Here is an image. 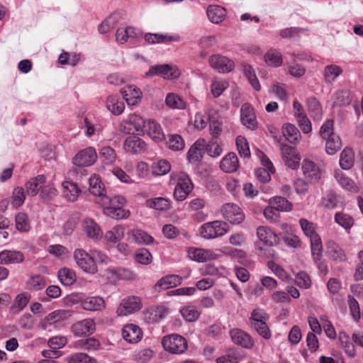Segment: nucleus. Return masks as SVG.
Masks as SVG:
<instances>
[{"label":"nucleus","mask_w":363,"mask_h":363,"mask_svg":"<svg viewBox=\"0 0 363 363\" xmlns=\"http://www.w3.org/2000/svg\"><path fill=\"white\" fill-rule=\"evenodd\" d=\"M98 203L102 206L104 214L111 218L126 219L130 216V211L123 208L126 199L121 195L109 196L105 194Z\"/></svg>","instance_id":"1"},{"label":"nucleus","mask_w":363,"mask_h":363,"mask_svg":"<svg viewBox=\"0 0 363 363\" xmlns=\"http://www.w3.org/2000/svg\"><path fill=\"white\" fill-rule=\"evenodd\" d=\"M146 126V121L143 118L135 113L129 114L119 124V130L123 134L137 133H144Z\"/></svg>","instance_id":"2"},{"label":"nucleus","mask_w":363,"mask_h":363,"mask_svg":"<svg viewBox=\"0 0 363 363\" xmlns=\"http://www.w3.org/2000/svg\"><path fill=\"white\" fill-rule=\"evenodd\" d=\"M228 231V224L222 220H214L203 224L199 228L200 235L205 239L223 236Z\"/></svg>","instance_id":"3"},{"label":"nucleus","mask_w":363,"mask_h":363,"mask_svg":"<svg viewBox=\"0 0 363 363\" xmlns=\"http://www.w3.org/2000/svg\"><path fill=\"white\" fill-rule=\"evenodd\" d=\"M164 349L172 354H179L187 350V341L182 335L171 334L164 336L162 340Z\"/></svg>","instance_id":"4"},{"label":"nucleus","mask_w":363,"mask_h":363,"mask_svg":"<svg viewBox=\"0 0 363 363\" xmlns=\"http://www.w3.org/2000/svg\"><path fill=\"white\" fill-rule=\"evenodd\" d=\"M73 257L77 266L84 272L91 274L97 272V266L91 253L89 254L84 250L78 248L74 251Z\"/></svg>","instance_id":"5"},{"label":"nucleus","mask_w":363,"mask_h":363,"mask_svg":"<svg viewBox=\"0 0 363 363\" xmlns=\"http://www.w3.org/2000/svg\"><path fill=\"white\" fill-rule=\"evenodd\" d=\"M194 186L189 176L184 172L177 174V183L174 191V197L177 201H184L193 190Z\"/></svg>","instance_id":"6"},{"label":"nucleus","mask_w":363,"mask_h":363,"mask_svg":"<svg viewBox=\"0 0 363 363\" xmlns=\"http://www.w3.org/2000/svg\"><path fill=\"white\" fill-rule=\"evenodd\" d=\"M301 169L306 179L311 183H318L324 172L323 167L306 158L301 164Z\"/></svg>","instance_id":"7"},{"label":"nucleus","mask_w":363,"mask_h":363,"mask_svg":"<svg viewBox=\"0 0 363 363\" xmlns=\"http://www.w3.org/2000/svg\"><path fill=\"white\" fill-rule=\"evenodd\" d=\"M257 236L259 242L255 243V249L262 252L263 247L261 245L262 242L266 247L274 246L279 242L277 235L272 231V230L267 226H259L257 228Z\"/></svg>","instance_id":"8"},{"label":"nucleus","mask_w":363,"mask_h":363,"mask_svg":"<svg viewBox=\"0 0 363 363\" xmlns=\"http://www.w3.org/2000/svg\"><path fill=\"white\" fill-rule=\"evenodd\" d=\"M220 212L223 217L233 225H239L245 220V214L236 204L227 203L222 206Z\"/></svg>","instance_id":"9"},{"label":"nucleus","mask_w":363,"mask_h":363,"mask_svg":"<svg viewBox=\"0 0 363 363\" xmlns=\"http://www.w3.org/2000/svg\"><path fill=\"white\" fill-rule=\"evenodd\" d=\"M72 314L70 310L60 309L56 310L49 313L43 323V328L48 329L49 326L54 325L55 328H62L64 321L69 318Z\"/></svg>","instance_id":"10"},{"label":"nucleus","mask_w":363,"mask_h":363,"mask_svg":"<svg viewBox=\"0 0 363 363\" xmlns=\"http://www.w3.org/2000/svg\"><path fill=\"white\" fill-rule=\"evenodd\" d=\"M160 76L165 79H177L180 75V72L177 67L169 65H159L152 66L146 73L147 77Z\"/></svg>","instance_id":"11"},{"label":"nucleus","mask_w":363,"mask_h":363,"mask_svg":"<svg viewBox=\"0 0 363 363\" xmlns=\"http://www.w3.org/2000/svg\"><path fill=\"white\" fill-rule=\"evenodd\" d=\"M142 308L141 299L135 296L123 298L116 313L119 316H125L138 311Z\"/></svg>","instance_id":"12"},{"label":"nucleus","mask_w":363,"mask_h":363,"mask_svg":"<svg viewBox=\"0 0 363 363\" xmlns=\"http://www.w3.org/2000/svg\"><path fill=\"white\" fill-rule=\"evenodd\" d=\"M97 160L96 150L89 147L80 150L73 158L74 164L78 167H89L94 164Z\"/></svg>","instance_id":"13"},{"label":"nucleus","mask_w":363,"mask_h":363,"mask_svg":"<svg viewBox=\"0 0 363 363\" xmlns=\"http://www.w3.org/2000/svg\"><path fill=\"white\" fill-rule=\"evenodd\" d=\"M240 120L243 125L250 130L257 128V121L253 107L251 104L245 103L240 108Z\"/></svg>","instance_id":"14"},{"label":"nucleus","mask_w":363,"mask_h":363,"mask_svg":"<svg viewBox=\"0 0 363 363\" xmlns=\"http://www.w3.org/2000/svg\"><path fill=\"white\" fill-rule=\"evenodd\" d=\"M209 65L220 73L230 72L234 68V63L228 57L220 55H213L209 57Z\"/></svg>","instance_id":"15"},{"label":"nucleus","mask_w":363,"mask_h":363,"mask_svg":"<svg viewBox=\"0 0 363 363\" xmlns=\"http://www.w3.org/2000/svg\"><path fill=\"white\" fill-rule=\"evenodd\" d=\"M281 152L283 161L289 168L296 169L299 167L301 157L295 148L287 145H282Z\"/></svg>","instance_id":"16"},{"label":"nucleus","mask_w":363,"mask_h":363,"mask_svg":"<svg viewBox=\"0 0 363 363\" xmlns=\"http://www.w3.org/2000/svg\"><path fill=\"white\" fill-rule=\"evenodd\" d=\"M232 341L245 348L250 349L254 346L251 336L240 329H233L230 331Z\"/></svg>","instance_id":"17"},{"label":"nucleus","mask_w":363,"mask_h":363,"mask_svg":"<svg viewBox=\"0 0 363 363\" xmlns=\"http://www.w3.org/2000/svg\"><path fill=\"white\" fill-rule=\"evenodd\" d=\"M127 240L138 245H150L154 242V238L150 235L140 229L128 230Z\"/></svg>","instance_id":"18"},{"label":"nucleus","mask_w":363,"mask_h":363,"mask_svg":"<svg viewBox=\"0 0 363 363\" xmlns=\"http://www.w3.org/2000/svg\"><path fill=\"white\" fill-rule=\"evenodd\" d=\"M95 331V323L93 319L86 318L74 323L72 326V332L75 336H83L91 334Z\"/></svg>","instance_id":"19"},{"label":"nucleus","mask_w":363,"mask_h":363,"mask_svg":"<svg viewBox=\"0 0 363 363\" xmlns=\"http://www.w3.org/2000/svg\"><path fill=\"white\" fill-rule=\"evenodd\" d=\"M168 313L165 306H152L145 313V318L150 323H157L163 319Z\"/></svg>","instance_id":"20"},{"label":"nucleus","mask_w":363,"mask_h":363,"mask_svg":"<svg viewBox=\"0 0 363 363\" xmlns=\"http://www.w3.org/2000/svg\"><path fill=\"white\" fill-rule=\"evenodd\" d=\"M141 35L142 34L140 30L130 26L126 28L120 27L116 33V40L121 44L128 42L129 39H138Z\"/></svg>","instance_id":"21"},{"label":"nucleus","mask_w":363,"mask_h":363,"mask_svg":"<svg viewBox=\"0 0 363 363\" xmlns=\"http://www.w3.org/2000/svg\"><path fill=\"white\" fill-rule=\"evenodd\" d=\"M187 254L191 259L199 262H203L216 258V254L212 251L202 248L189 247L187 250Z\"/></svg>","instance_id":"22"},{"label":"nucleus","mask_w":363,"mask_h":363,"mask_svg":"<svg viewBox=\"0 0 363 363\" xmlns=\"http://www.w3.org/2000/svg\"><path fill=\"white\" fill-rule=\"evenodd\" d=\"M123 148L127 152L140 153L145 150L146 143L141 138L131 135L125 139Z\"/></svg>","instance_id":"23"},{"label":"nucleus","mask_w":363,"mask_h":363,"mask_svg":"<svg viewBox=\"0 0 363 363\" xmlns=\"http://www.w3.org/2000/svg\"><path fill=\"white\" fill-rule=\"evenodd\" d=\"M122 335L126 342L130 343H137L141 340L143 333L138 325L128 324L123 327L122 330Z\"/></svg>","instance_id":"24"},{"label":"nucleus","mask_w":363,"mask_h":363,"mask_svg":"<svg viewBox=\"0 0 363 363\" xmlns=\"http://www.w3.org/2000/svg\"><path fill=\"white\" fill-rule=\"evenodd\" d=\"M24 259L21 251L5 250L0 252V264H20Z\"/></svg>","instance_id":"25"},{"label":"nucleus","mask_w":363,"mask_h":363,"mask_svg":"<svg viewBox=\"0 0 363 363\" xmlns=\"http://www.w3.org/2000/svg\"><path fill=\"white\" fill-rule=\"evenodd\" d=\"M182 277L176 274H170L161 278L155 284L156 291L166 290L175 287L182 284Z\"/></svg>","instance_id":"26"},{"label":"nucleus","mask_w":363,"mask_h":363,"mask_svg":"<svg viewBox=\"0 0 363 363\" xmlns=\"http://www.w3.org/2000/svg\"><path fill=\"white\" fill-rule=\"evenodd\" d=\"M210 133L213 139L217 138L222 132V121L218 112L211 109L208 111Z\"/></svg>","instance_id":"27"},{"label":"nucleus","mask_w":363,"mask_h":363,"mask_svg":"<svg viewBox=\"0 0 363 363\" xmlns=\"http://www.w3.org/2000/svg\"><path fill=\"white\" fill-rule=\"evenodd\" d=\"M83 227L87 236L95 240H99L103 237V232L100 226L91 218H86L83 221Z\"/></svg>","instance_id":"28"},{"label":"nucleus","mask_w":363,"mask_h":363,"mask_svg":"<svg viewBox=\"0 0 363 363\" xmlns=\"http://www.w3.org/2000/svg\"><path fill=\"white\" fill-rule=\"evenodd\" d=\"M123 99L129 106H135L139 103L142 96V92L140 89L128 86L121 90Z\"/></svg>","instance_id":"29"},{"label":"nucleus","mask_w":363,"mask_h":363,"mask_svg":"<svg viewBox=\"0 0 363 363\" xmlns=\"http://www.w3.org/2000/svg\"><path fill=\"white\" fill-rule=\"evenodd\" d=\"M327 253L329 257L337 262H345L347 256L340 245L333 240L327 242Z\"/></svg>","instance_id":"30"},{"label":"nucleus","mask_w":363,"mask_h":363,"mask_svg":"<svg viewBox=\"0 0 363 363\" xmlns=\"http://www.w3.org/2000/svg\"><path fill=\"white\" fill-rule=\"evenodd\" d=\"M89 190L92 195L96 196V202L98 203L102 196L106 194L104 184L100 178L96 174L92 175L89 178Z\"/></svg>","instance_id":"31"},{"label":"nucleus","mask_w":363,"mask_h":363,"mask_svg":"<svg viewBox=\"0 0 363 363\" xmlns=\"http://www.w3.org/2000/svg\"><path fill=\"white\" fill-rule=\"evenodd\" d=\"M206 13L211 22L220 23L225 18L226 10L218 5H210L207 9Z\"/></svg>","instance_id":"32"},{"label":"nucleus","mask_w":363,"mask_h":363,"mask_svg":"<svg viewBox=\"0 0 363 363\" xmlns=\"http://www.w3.org/2000/svg\"><path fill=\"white\" fill-rule=\"evenodd\" d=\"M82 308L86 311H101L105 308L104 300L99 296L88 297L81 302Z\"/></svg>","instance_id":"33"},{"label":"nucleus","mask_w":363,"mask_h":363,"mask_svg":"<svg viewBox=\"0 0 363 363\" xmlns=\"http://www.w3.org/2000/svg\"><path fill=\"white\" fill-rule=\"evenodd\" d=\"M239 167L238 159L234 152L225 155L220 163V169L225 172H234Z\"/></svg>","instance_id":"34"},{"label":"nucleus","mask_w":363,"mask_h":363,"mask_svg":"<svg viewBox=\"0 0 363 363\" xmlns=\"http://www.w3.org/2000/svg\"><path fill=\"white\" fill-rule=\"evenodd\" d=\"M145 128L147 135L155 142H160L164 139V135L162 129L156 121L149 120L146 122Z\"/></svg>","instance_id":"35"},{"label":"nucleus","mask_w":363,"mask_h":363,"mask_svg":"<svg viewBox=\"0 0 363 363\" xmlns=\"http://www.w3.org/2000/svg\"><path fill=\"white\" fill-rule=\"evenodd\" d=\"M334 177L337 183L345 190L355 191L357 186L355 182L340 169L334 171Z\"/></svg>","instance_id":"36"},{"label":"nucleus","mask_w":363,"mask_h":363,"mask_svg":"<svg viewBox=\"0 0 363 363\" xmlns=\"http://www.w3.org/2000/svg\"><path fill=\"white\" fill-rule=\"evenodd\" d=\"M62 186L63 196L67 201L73 202L77 200L80 190L76 184L69 181H65L62 184Z\"/></svg>","instance_id":"37"},{"label":"nucleus","mask_w":363,"mask_h":363,"mask_svg":"<svg viewBox=\"0 0 363 363\" xmlns=\"http://www.w3.org/2000/svg\"><path fill=\"white\" fill-rule=\"evenodd\" d=\"M179 312L183 318L187 322L197 320L201 315V311L197 306L192 304L184 306L179 310Z\"/></svg>","instance_id":"38"},{"label":"nucleus","mask_w":363,"mask_h":363,"mask_svg":"<svg viewBox=\"0 0 363 363\" xmlns=\"http://www.w3.org/2000/svg\"><path fill=\"white\" fill-rule=\"evenodd\" d=\"M106 108L115 116L121 115L125 108L124 103L117 96H109L106 103Z\"/></svg>","instance_id":"39"},{"label":"nucleus","mask_w":363,"mask_h":363,"mask_svg":"<svg viewBox=\"0 0 363 363\" xmlns=\"http://www.w3.org/2000/svg\"><path fill=\"white\" fill-rule=\"evenodd\" d=\"M342 72V69L336 65H327L323 69V79L326 84H332Z\"/></svg>","instance_id":"40"},{"label":"nucleus","mask_w":363,"mask_h":363,"mask_svg":"<svg viewBox=\"0 0 363 363\" xmlns=\"http://www.w3.org/2000/svg\"><path fill=\"white\" fill-rule=\"evenodd\" d=\"M45 182V177L44 175H38L31 179L26 184L27 194L31 196H35L40 189H42L43 184H44Z\"/></svg>","instance_id":"41"},{"label":"nucleus","mask_w":363,"mask_h":363,"mask_svg":"<svg viewBox=\"0 0 363 363\" xmlns=\"http://www.w3.org/2000/svg\"><path fill=\"white\" fill-rule=\"evenodd\" d=\"M283 135L290 143H296L301 138L298 129L291 123H286L282 127Z\"/></svg>","instance_id":"42"},{"label":"nucleus","mask_w":363,"mask_h":363,"mask_svg":"<svg viewBox=\"0 0 363 363\" xmlns=\"http://www.w3.org/2000/svg\"><path fill=\"white\" fill-rule=\"evenodd\" d=\"M334 220L347 233L350 232L354 223V218L350 215L343 212L336 213L334 216Z\"/></svg>","instance_id":"43"},{"label":"nucleus","mask_w":363,"mask_h":363,"mask_svg":"<svg viewBox=\"0 0 363 363\" xmlns=\"http://www.w3.org/2000/svg\"><path fill=\"white\" fill-rule=\"evenodd\" d=\"M241 70L245 77L248 79L252 86L256 90L259 91L261 89L259 80L255 74V69L248 64L242 63L241 65Z\"/></svg>","instance_id":"44"},{"label":"nucleus","mask_w":363,"mask_h":363,"mask_svg":"<svg viewBox=\"0 0 363 363\" xmlns=\"http://www.w3.org/2000/svg\"><path fill=\"white\" fill-rule=\"evenodd\" d=\"M354 162V154L352 149L345 148L340 157V165L342 169L348 170L352 167Z\"/></svg>","instance_id":"45"},{"label":"nucleus","mask_w":363,"mask_h":363,"mask_svg":"<svg viewBox=\"0 0 363 363\" xmlns=\"http://www.w3.org/2000/svg\"><path fill=\"white\" fill-rule=\"evenodd\" d=\"M124 228L121 225H116L111 230H108L104 235L108 242L116 243L121 241L124 236Z\"/></svg>","instance_id":"46"},{"label":"nucleus","mask_w":363,"mask_h":363,"mask_svg":"<svg viewBox=\"0 0 363 363\" xmlns=\"http://www.w3.org/2000/svg\"><path fill=\"white\" fill-rule=\"evenodd\" d=\"M165 104L169 108L184 110L186 108V102L178 94L169 93L165 99Z\"/></svg>","instance_id":"47"},{"label":"nucleus","mask_w":363,"mask_h":363,"mask_svg":"<svg viewBox=\"0 0 363 363\" xmlns=\"http://www.w3.org/2000/svg\"><path fill=\"white\" fill-rule=\"evenodd\" d=\"M325 140V151L328 155H333L340 150L342 141L337 134H332Z\"/></svg>","instance_id":"48"},{"label":"nucleus","mask_w":363,"mask_h":363,"mask_svg":"<svg viewBox=\"0 0 363 363\" xmlns=\"http://www.w3.org/2000/svg\"><path fill=\"white\" fill-rule=\"evenodd\" d=\"M338 202V196L333 190H328L321 199L322 206L329 210L336 208Z\"/></svg>","instance_id":"49"},{"label":"nucleus","mask_w":363,"mask_h":363,"mask_svg":"<svg viewBox=\"0 0 363 363\" xmlns=\"http://www.w3.org/2000/svg\"><path fill=\"white\" fill-rule=\"evenodd\" d=\"M15 223L16 229L21 233H27L30 229V223L28 216L23 212H20L16 214Z\"/></svg>","instance_id":"50"},{"label":"nucleus","mask_w":363,"mask_h":363,"mask_svg":"<svg viewBox=\"0 0 363 363\" xmlns=\"http://www.w3.org/2000/svg\"><path fill=\"white\" fill-rule=\"evenodd\" d=\"M144 38L145 40L150 44L162 43L177 40V38L174 36L158 33H146Z\"/></svg>","instance_id":"51"},{"label":"nucleus","mask_w":363,"mask_h":363,"mask_svg":"<svg viewBox=\"0 0 363 363\" xmlns=\"http://www.w3.org/2000/svg\"><path fill=\"white\" fill-rule=\"evenodd\" d=\"M266 168H259L255 171L256 177L262 182H267L271 179V173L274 172V168L271 161L267 160L266 164H264Z\"/></svg>","instance_id":"52"},{"label":"nucleus","mask_w":363,"mask_h":363,"mask_svg":"<svg viewBox=\"0 0 363 363\" xmlns=\"http://www.w3.org/2000/svg\"><path fill=\"white\" fill-rule=\"evenodd\" d=\"M269 204L273 205L279 211H291L293 204L286 199L281 196H274L269 200Z\"/></svg>","instance_id":"53"},{"label":"nucleus","mask_w":363,"mask_h":363,"mask_svg":"<svg viewBox=\"0 0 363 363\" xmlns=\"http://www.w3.org/2000/svg\"><path fill=\"white\" fill-rule=\"evenodd\" d=\"M311 254L314 262H317L321 257L323 252L322 241L318 235L310 238Z\"/></svg>","instance_id":"54"},{"label":"nucleus","mask_w":363,"mask_h":363,"mask_svg":"<svg viewBox=\"0 0 363 363\" xmlns=\"http://www.w3.org/2000/svg\"><path fill=\"white\" fill-rule=\"evenodd\" d=\"M57 275L60 282L65 286H70L76 280L75 272L68 268L60 269Z\"/></svg>","instance_id":"55"},{"label":"nucleus","mask_w":363,"mask_h":363,"mask_svg":"<svg viewBox=\"0 0 363 363\" xmlns=\"http://www.w3.org/2000/svg\"><path fill=\"white\" fill-rule=\"evenodd\" d=\"M147 206L157 211H166L170 208V202L163 197H157L147 201Z\"/></svg>","instance_id":"56"},{"label":"nucleus","mask_w":363,"mask_h":363,"mask_svg":"<svg viewBox=\"0 0 363 363\" xmlns=\"http://www.w3.org/2000/svg\"><path fill=\"white\" fill-rule=\"evenodd\" d=\"M307 106L311 117L315 120L322 118V109L318 101L315 97H310L307 99Z\"/></svg>","instance_id":"57"},{"label":"nucleus","mask_w":363,"mask_h":363,"mask_svg":"<svg viewBox=\"0 0 363 363\" xmlns=\"http://www.w3.org/2000/svg\"><path fill=\"white\" fill-rule=\"evenodd\" d=\"M266 63L272 67H279L282 64V56L281 53L275 50H269L264 55Z\"/></svg>","instance_id":"58"},{"label":"nucleus","mask_w":363,"mask_h":363,"mask_svg":"<svg viewBox=\"0 0 363 363\" xmlns=\"http://www.w3.org/2000/svg\"><path fill=\"white\" fill-rule=\"evenodd\" d=\"M171 169L169 162L166 160H160L154 162L152 164V172L155 175H164Z\"/></svg>","instance_id":"59"},{"label":"nucleus","mask_w":363,"mask_h":363,"mask_svg":"<svg viewBox=\"0 0 363 363\" xmlns=\"http://www.w3.org/2000/svg\"><path fill=\"white\" fill-rule=\"evenodd\" d=\"M339 340L345 353L350 357L355 356L354 345L350 341V336L345 332H340Z\"/></svg>","instance_id":"60"},{"label":"nucleus","mask_w":363,"mask_h":363,"mask_svg":"<svg viewBox=\"0 0 363 363\" xmlns=\"http://www.w3.org/2000/svg\"><path fill=\"white\" fill-rule=\"evenodd\" d=\"M100 343L99 340L94 337L86 340H80L75 343V347L84 350H96L99 349Z\"/></svg>","instance_id":"61"},{"label":"nucleus","mask_w":363,"mask_h":363,"mask_svg":"<svg viewBox=\"0 0 363 363\" xmlns=\"http://www.w3.org/2000/svg\"><path fill=\"white\" fill-rule=\"evenodd\" d=\"M26 199V194L23 187H16L11 197V204L13 208H18L23 205Z\"/></svg>","instance_id":"62"},{"label":"nucleus","mask_w":363,"mask_h":363,"mask_svg":"<svg viewBox=\"0 0 363 363\" xmlns=\"http://www.w3.org/2000/svg\"><path fill=\"white\" fill-rule=\"evenodd\" d=\"M45 278L39 274L31 276L27 281V287L30 290L39 291L45 286Z\"/></svg>","instance_id":"63"},{"label":"nucleus","mask_w":363,"mask_h":363,"mask_svg":"<svg viewBox=\"0 0 363 363\" xmlns=\"http://www.w3.org/2000/svg\"><path fill=\"white\" fill-rule=\"evenodd\" d=\"M66 360L67 363H96L94 358L82 352L71 354L66 358Z\"/></svg>","instance_id":"64"}]
</instances>
